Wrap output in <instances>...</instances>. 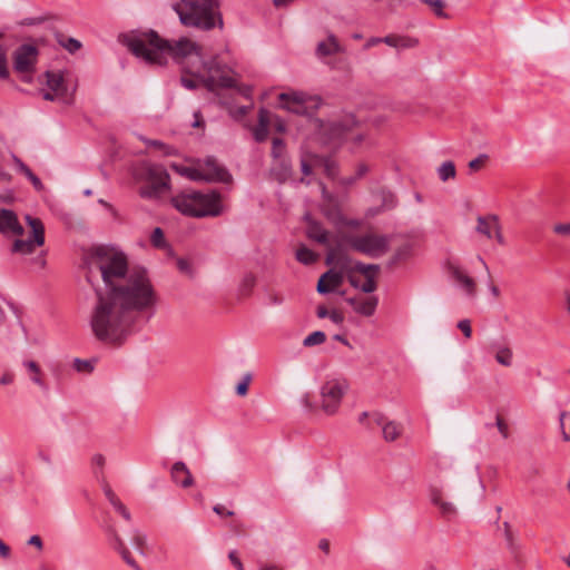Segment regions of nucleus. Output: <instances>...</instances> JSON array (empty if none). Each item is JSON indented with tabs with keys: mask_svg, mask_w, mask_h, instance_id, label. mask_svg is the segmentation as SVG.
Listing matches in <instances>:
<instances>
[{
	"mask_svg": "<svg viewBox=\"0 0 570 570\" xmlns=\"http://www.w3.org/2000/svg\"><path fill=\"white\" fill-rule=\"evenodd\" d=\"M47 85L53 92H59L62 88V77L58 73L47 72Z\"/></svg>",
	"mask_w": 570,
	"mask_h": 570,
	"instance_id": "obj_38",
	"label": "nucleus"
},
{
	"mask_svg": "<svg viewBox=\"0 0 570 570\" xmlns=\"http://www.w3.org/2000/svg\"><path fill=\"white\" fill-rule=\"evenodd\" d=\"M262 125H265L267 128L269 125L267 114L264 109H261L259 114H258V125L257 126H262Z\"/></svg>",
	"mask_w": 570,
	"mask_h": 570,
	"instance_id": "obj_62",
	"label": "nucleus"
},
{
	"mask_svg": "<svg viewBox=\"0 0 570 570\" xmlns=\"http://www.w3.org/2000/svg\"><path fill=\"white\" fill-rule=\"evenodd\" d=\"M124 45L137 58L147 63L163 66L170 57L180 65L181 70L191 77L183 76L180 82L186 89L193 90L204 83L209 91L218 87H232L234 80L230 70L216 59L204 60L200 48L187 37L176 40L163 39L157 32L135 31L122 37Z\"/></svg>",
	"mask_w": 570,
	"mask_h": 570,
	"instance_id": "obj_2",
	"label": "nucleus"
},
{
	"mask_svg": "<svg viewBox=\"0 0 570 570\" xmlns=\"http://www.w3.org/2000/svg\"><path fill=\"white\" fill-rule=\"evenodd\" d=\"M8 77L7 50L6 48L0 47V79H7Z\"/></svg>",
	"mask_w": 570,
	"mask_h": 570,
	"instance_id": "obj_45",
	"label": "nucleus"
},
{
	"mask_svg": "<svg viewBox=\"0 0 570 570\" xmlns=\"http://www.w3.org/2000/svg\"><path fill=\"white\" fill-rule=\"evenodd\" d=\"M431 502L439 508L441 514L446 519H452L456 514V508L452 502L445 501L442 493L433 489L430 494Z\"/></svg>",
	"mask_w": 570,
	"mask_h": 570,
	"instance_id": "obj_22",
	"label": "nucleus"
},
{
	"mask_svg": "<svg viewBox=\"0 0 570 570\" xmlns=\"http://www.w3.org/2000/svg\"><path fill=\"white\" fill-rule=\"evenodd\" d=\"M177 268L187 275H191L193 268L188 259L185 258H178L177 259Z\"/></svg>",
	"mask_w": 570,
	"mask_h": 570,
	"instance_id": "obj_50",
	"label": "nucleus"
},
{
	"mask_svg": "<svg viewBox=\"0 0 570 570\" xmlns=\"http://www.w3.org/2000/svg\"><path fill=\"white\" fill-rule=\"evenodd\" d=\"M436 173L441 181H448L456 175L455 165L452 160H446L438 167Z\"/></svg>",
	"mask_w": 570,
	"mask_h": 570,
	"instance_id": "obj_28",
	"label": "nucleus"
},
{
	"mask_svg": "<svg viewBox=\"0 0 570 570\" xmlns=\"http://www.w3.org/2000/svg\"><path fill=\"white\" fill-rule=\"evenodd\" d=\"M203 180L207 181H219L229 183L232 175L229 171L220 165L215 157H206L203 161H199Z\"/></svg>",
	"mask_w": 570,
	"mask_h": 570,
	"instance_id": "obj_13",
	"label": "nucleus"
},
{
	"mask_svg": "<svg viewBox=\"0 0 570 570\" xmlns=\"http://www.w3.org/2000/svg\"><path fill=\"white\" fill-rule=\"evenodd\" d=\"M347 302L354 311L364 316H371L374 314L377 306V298L375 296L362 297V298H348Z\"/></svg>",
	"mask_w": 570,
	"mask_h": 570,
	"instance_id": "obj_20",
	"label": "nucleus"
},
{
	"mask_svg": "<svg viewBox=\"0 0 570 570\" xmlns=\"http://www.w3.org/2000/svg\"><path fill=\"white\" fill-rule=\"evenodd\" d=\"M101 487H102V491H104V494L106 497L107 500H109L110 498H112L114 495H116V493L112 491V489L110 488L109 484H107L105 482V480L102 479L101 481Z\"/></svg>",
	"mask_w": 570,
	"mask_h": 570,
	"instance_id": "obj_60",
	"label": "nucleus"
},
{
	"mask_svg": "<svg viewBox=\"0 0 570 570\" xmlns=\"http://www.w3.org/2000/svg\"><path fill=\"white\" fill-rule=\"evenodd\" d=\"M213 511L220 515V517H232L234 514L233 511L230 510H227L224 505L222 504H216L214 508H213Z\"/></svg>",
	"mask_w": 570,
	"mask_h": 570,
	"instance_id": "obj_55",
	"label": "nucleus"
},
{
	"mask_svg": "<svg viewBox=\"0 0 570 570\" xmlns=\"http://www.w3.org/2000/svg\"><path fill=\"white\" fill-rule=\"evenodd\" d=\"M250 381H252V374L250 373L244 374L240 382L236 385V394L239 396L246 395L248 392V385H249Z\"/></svg>",
	"mask_w": 570,
	"mask_h": 570,
	"instance_id": "obj_41",
	"label": "nucleus"
},
{
	"mask_svg": "<svg viewBox=\"0 0 570 570\" xmlns=\"http://www.w3.org/2000/svg\"><path fill=\"white\" fill-rule=\"evenodd\" d=\"M17 173L23 175L37 191L43 190L45 186L40 178L14 154H11Z\"/></svg>",
	"mask_w": 570,
	"mask_h": 570,
	"instance_id": "obj_21",
	"label": "nucleus"
},
{
	"mask_svg": "<svg viewBox=\"0 0 570 570\" xmlns=\"http://www.w3.org/2000/svg\"><path fill=\"white\" fill-rule=\"evenodd\" d=\"M254 138L257 142L264 141L268 136V128L265 125L256 126L253 131Z\"/></svg>",
	"mask_w": 570,
	"mask_h": 570,
	"instance_id": "obj_47",
	"label": "nucleus"
},
{
	"mask_svg": "<svg viewBox=\"0 0 570 570\" xmlns=\"http://www.w3.org/2000/svg\"><path fill=\"white\" fill-rule=\"evenodd\" d=\"M105 531L107 532L108 534V538H109V541H110V544L112 546V548L118 551L121 556V558L124 559V561L131 568H134L135 570H140L139 566L137 564V562L135 561V559L131 557L129 550L127 549L124 540L119 537L118 532L116 531L115 527L114 525H106L105 527Z\"/></svg>",
	"mask_w": 570,
	"mask_h": 570,
	"instance_id": "obj_14",
	"label": "nucleus"
},
{
	"mask_svg": "<svg viewBox=\"0 0 570 570\" xmlns=\"http://www.w3.org/2000/svg\"><path fill=\"white\" fill-rule=\"evenodd\" d=\"M173 481L181 488H189L194 483V479L187 465L183 461H177L170 470Z\"/></svg>",
	"mask_w": 570,
	"mask_h": 570,
	"instance_id": "obj_16",
	"label": "nucleus"
},
{
	"mask_svg": "<svg viewBox=\"0 0 570 570\" xmlns=\"http://www.w3.org/2000/svg\"><path fill=\"white\" fill-rule=\"evenodd\" d=\"M347 390L344 380H328L321 387L322 407L325 413L335 414L341 404L342 397Z\"/></svg>",
	"mask_w": 570,
	"mask_h": 570,
	"instance_id": "obj_9",
	"label": "nucleus"
},
{
	"mask_svg": "<svg viewBox=\"0 0 570 570\" xmlns=\"http://www.w3.org/2000/svg\"><path fill=\"white\" fill-rule=\"evenodd\" d=\"M301 404L302 406H304L305 409L312 411L314 409V405L312 404L311 402V399H309V394L306 393L304 394L302 397H301Z\"/></svg>",
	"mask_w": 570,
	"mask_h": 570,
	"instance_id": "obj_63",
	"label": "nucleus"
},
{
	"mask_svg": "<svg viewBox=\"0 0 570 570\" xmlns=\"http://www.w3.org/2000/svg\"><path fill=\"white\" fill-rule=\"evenodd\" d=\"M420 2L429 6L438 18H448V13L444 11V0H420Z\"/></svg>",
	"mask_w": 570,
	"mask_h": 570,
	"instance_id": "obj_32",
	"label": "nucleus"
},
{
	"mask_svg": "<svg viewBox=\"0 0 570 570\" xmlns=\"http://www.w3.org/2000/svg\"><path fill=\"white\" fill-rule=\"evenodd\" d=\"M307 228L306 235L309 239L317 242L322 245H327L330 243V233L316 220L309 219L306 216Z\"/></svg>",
	"mask_w": 570,
	"mask_h": 570,
	"instance_id": "obj_19",
	"label": "nucleus"
},
{
	"mask_svg": "<svg viewBox=\"0 0 570 570\" xmlns=\"http://www.w3.org/2000/svg\"><path fill=\"white\" fill-rule=\"evenodd\" d=\"M503 527H504V538H505L507 547L513 554H515L520 549V544L514 539V535L510 530V524L508 522H504Z\"/></svg>",
	"mask_w": 570,
	"mask_h": 570,
	"instance_id": "obj_36",
	"label": "nucleus"
},
{
	"mask_svg": "<svg viewBox=\"0 0 570 570\" xmlns=\"http://www.w3.org/2000/svg\"><path fill=\"white\" fill-rule=\"evenodd\" d=\"M403 426L395 421H387L382 429L383 438L387 442L395 441L402 433Z\"/></svg>",
	"mask_w": 570,
	"mask_h": 570,
	"instance_id": "obj_26",
	"label": "nucleus"
},
{
	"mask_svg": "<svg viewBox=\"0 0 570 570\" xmlns=\"http://www.w3.org/2000/svg\"><path fill=\"white\" fill-rule=\"evenodd\" d=\"M348 248L371 258H380L390 249L391 237L383 234L366 232L348 234L344 237Z\"/></svg>",
	"mask_w": 570,
	"mask_h": 570,
	"instance_id": "obj_5",
	"label": "nucleus"
},
{
	"mask_svg": "<svg viewBox=\"0 0 570 570\" xmlns=\"http://www.w3.org/2000/svg\"><path fill=\"white\" fill-rule=\"evenodd\" d=\"M141 173L146 178V183L139 189L142 198L156 199L169 189V175L161 166L144 164Z\"/></svg>",
	"mask_w": 570,
	"mask_h": 570,
	"instance_id": "obj_7",
	"label": "nucleus"
},
{
	"mask_svg": "<svg viewBox=\"0 0 570 570\" xmlns=\"http://www.w3.org/2000/svg\"><path fill=\"white\" fill-rule=\"evenodd\" d=\"M28 544L36 547L39 551H41L43 549L42 539L39 535H37V534L31 535L29 538Z\"/></svg>",
	"mask_w": 570,
	"mask_h": 570,
	"instance_id": "obj_56",
	"label": "nucleus"
},
{
	"mask_svg": "<svg viewBox=\"0 0 570 570\" xmlns=\"http://www.w3.org/2000/svg\"><path fill=\"white\" fill-rule=\"evenodd\" d=\"M295 257L299 263L304 265H311L317 259V255L305 245H301L296 249Z\"/></svg>",
	"mask_w": 570,
	"mask_h": 570,
	"instance_id": "obj_30",
	"label": "nucleus"
},
{
	"mask_svg": "<svg viewBox=\"0 0 570 570\" xmlns=\"http://www.w3.org/2000/svg\"><path fill=\"white\" fill-rule=\"evenodd\" d=\"M255 284V277L253 275H246L242 283V291L244 294H248Z\"/></svg>",
	"mask_w": 570,
	"mask_h": 570,
	"instance_id": "obj_51",
	"label": "nucleus"
},
{
	"mask_svg": "<svg viewBox=\"0 0 570 570\" xmlns=\"http://www.w3.org/2000/svg\"><path fill=\"white\" fill-rule=\"evenodd\" d=\"M0 233L17 236L23 234V227L18 222V217L14 212L6 208L0 209Z\"/></svg>",
	"mask_w": 570,
	"mask_h": 570,
	"instance_id": "obj_15",
	"label": "nucleus"
},
{
	"mask_svg": "<svg viewBox=\"0 0 570 570\" xmlns=\"http://www.w3.org/2000/svg\"><path fill=\"white\" fill-rule=\"evenodd\" d=\"M95 363H96L95 358L81 360V358L73 357V371L79 372V373H85V374L91 373L94 371Z\"/></svg>",
	"mask_w": 570,
	"mask_h": 570,
	"instance_id": "obj_31",
	"label": "nucleus"
},
{
	"mask_svg": "<svg viewBox=\"0 0 570 570\" xmlns=\"http://www.w3.org/2000/svg\"><path fill=\"white\" fill-rule=\"evenodd\" d=\"M82 263L89 282L99 276L104 283L96 289L92 332L102 342L121 344L138 322H148L156 313L157 295L147 271L130 269L126 253L112 245L83 250Z\"/></svg>",
	"mask_w": 570,
	"mask_h": 570,
	"instance_id": "obj_1",
	"label": "nucleus"
},
{
	"mask_svg": "<svg viewBox=\"0 0 570 570\" xmlns=\"http://www.w3.org/2000/svg\"><path fill=\"white\" fill-rule=\"evenodd\" d=\"M354 268L356 272L364 275L365 278H367V277L375 278L376 273L380 271V266L376 264H365V263H361V262L356 263Z\"/></svg>",
	"mask_w": 570,
	"mask_h": 570,
	"instance_id": "obj_33",
	"label": "nucleus"
},
{
	"mask_svg": "<svg viewBox=\"0 0 570 570\" xmlns=\"http://www.w3.org/2000/svg\"><path fill=\"white\" fill-rule=\"evenodd\" d=\"M445 269L451 279L465 293L466 296L475 297L476 284L474 279L469 276L456 262L448 259L445 263Z\"/></svg>",
	"mask_w": 570,
	"mask_h": 570,
	"instance_id": "obj_12",
	"label": "nucleus"
},
{
	"mask_svg": "<svg viewBox=\"0 0 570 570\" xmlns=\"http://www.w3.org/2000/svg\"><path fill=\"white\" fill-rule=\"evenodd\" d=\"M104 464H105V458L104 455L101 454H95L91 459V466H92V471L96 475L97 479L100 478V474L102 472V468H104Z\"/></svg>",
	"mask_w": 570,
	"mask_h": 570,
	"instance_id": "obj_42",
	"label": "nucleus"
},
{
	"mask_svg": "<svg viewBox=\"0 0 570 570\" xmlns=\"http://www.w3.org/2000/svg\"><path fill=\"white\" fill-rule=\"evenodd\" d=\"M14 381V375L11 372H4L0 375V385H10Z\"/></svg>",
	"mask_w": 570,
	"mask_h": 570,
	"instance_id": "obj_57",
	"label": "nucleus"
},
{
	"mask_svg": "<svg viewBox=\"0 0 570 570\" xmlns=\"http://www.w3.org/2000/svg\"><path fill=\"white\" fill-rule=\"evenodd\" d=\"M271 154H272L273 160L281 158V157H286V147H285V142L282 138H278V137L273 138Z\"/></svg>",
	"mask_w": 570,
	"mask_h": 570,
	"instance_id": "obj_37",
	"label": "nucleus"
},
{
	"mask_svg": "<svg viewBox=\"0 0 570 570\" xmlns=\"http://www.w3.org/2000/svg\"><path fill=\"white\" fill-rule=\"evenodd\" d=\"M458 328L464 334L466 338H470L472 335V327L469 320H461L458 322Z\"/></svg>",
	"mask_w": 570,
	"mask_h": 570,
	"instance_id": "obj_48",
	"label": "nucleus"
},
{
	"mask_svg": "<svg viewBox=\"0 0 570 570\" xmlns=\"http://www.w3.org/2000/svg\"><path fill=\"white\" fill-rule=\"evenodd\" d=\"M476 232L491 239L493 237L494 229H498L499 219L495 215L479 216L478 217Z\"/></svg>",
	"mask_w": 570,
	"mask_h": 570,
	"instance_id": "obj_23",
	"label": "nucleus"
},
{
	"mask_svg": "<svg viewBox=\"0 0 570 570\" xmlns=\"http://www.w3.org/2000/svg\"><path fill=\"white\" fill-rule=\"evenodd\" d=\"M382 42L396 49L412 48L416 45V40L396 35L382 37Z\"/></svg>",
	"mask_w": 570,
	"mask_h": 570,
	"instance_id": "obj_25",
	"label": "nucleus"
},
{
	"mask_svg": "<svg viewBox=\"0 0 570 570\" xmlns=\"http://www.w3.org/2000/svg\"><path fill=\"white\" fill-rule=\"evenodd\" d=\"M478 261L483 265L485 272H487V276H488V279H489V283H488V287H489V291L491 292V294L493 296H499L500 294V291L499 288L492 284L491 282V274H490V269H489V266L487 265V263L484 262V259L481 257V256H478Z\"/></svg>",
	"mask_w": 570,
	"mask_h": 570,
	"instance_id": "obj_46",
	"label": "nucleus"
},
{
	"mask_svg": "<svg viewBox=\"0 0 570 570\" xmlns=\"http://www.w3.org/2000/svg\"><path fill=\"white\" fill-rule=\"evenodd\" d=\"M553 232L558 235L570 237V222L556 224L553 226Z\"/></svg>",
	"mask_w": 570,
	"mask_h": 570,
	"instance_id": "obj_49",
	"label": "nucleus"
},
{
	"mask_svg": "<svg viewBox=\"0 0 570 570\" xmlns=\"http://www.w3.org/2000/svg\"><path fill=\"white\" fill-rule=\"evenodd\" d=\"M170 202L183 215L191 217H216L223 212L220 195L214 190L202 193L186 189L173 196Z\"/></svg>",
	"mask_w": 570,
	"mask_h": 570,
	"instance_id": "obj_4",
	"label": "nucleus"
},
{
	"mask_svg": "<svg viewBox=\"0 0 570 570\" xmlns=\"http://www.w3.org/2000/svg\"><path fill=\"white\" fill-rule=\"evenodd\" d=\"M328 318L335 323V324H341L344 320V316L342 313H340L338 311H331L330 314H328Z\"/></svg>",
	"mask_w": 570,
	"mask_h": 570,
	"instance_id": "obj_58",
	"label": "nucleus"
},
{
	"mask_svg": "<svg viewBox=\"0 0 570 570\" xmlns=\"http://www.w3.org/2000/svg\"><path fill=\"white\" fill-rule=\"evenodd\" d=\"M379 43H383L382 42V37H372L364 45V50H368L370 48H372V47H374V46H376Z\"/></svg>",
	"mask_w": 570,
	"mask_h": 570,
	"instance_id": "obj_61",
	"label": "nucleus"
},
{
	"mask_svg": "<svg viewBox=\"0 0 570 570\" xmlns=\"http://www.w3.org/2000/svg\"><path fill=\"white\" fill-rule=\"evenodd\" d=\"M232 563L238 569V570H244V567H243V563L240 562V560L236 557V553L234 551L229 552L228 554Z\"/></svg>",
	"mask_w": 570,
	"mask_h": 570,
	"instance_id": "obj_64",
	"label": "nucleus"
},
{
	"mask_svg": "<svg viewBox=\"0 0 570 570\" xmlns=\"http://www.w3.org/2000/svg\"><path fill=\"white\" fill-rule=\"evenodd\" d=\"M281 108L299 115L312 117L322 106V98L305 91L289 90L278 95Z\"/></svg>",
	"mask_w": 570,
	"mask_h": 570,
	"instance_id": "obj_6",
	"label": "nucleus"
},
{
	"mask_svg": "<svg viewBox=\"0 0 570 570\" xmlns=\"http://www.w3.org/2000/svg\"><path fill=\"white\" fill-rule=\"evenodd\" d=\"M23 366L30 373V380L40 387H45L43 380L41 379L40 366L35 361H23Z\"/></svg>",
	"mask_w": 570,
	"mask_h": 570,
	"instance_id": "obj_29",
	"label": "nucleus"
},
{
	"mask_svg": "<svg viewBox=\"0 0 570 570\" xmlns=\"http://www.w3.org/2000/svg\"><path fill=\"white\" fill-rule=\"evenodd\" d=\"M356 125V120L352 115L344 116L341 119L331 120L320 124V134L323 136L325 144L340 145L343 140L350 138L361 141L362 135H352V129Z\"/></svg>",
	"mask_w": 570,
	"mask_h": 570,
	"instance_id": "obj_8",
	"label": "nucleus"
},
{
	"mask_svg": "<svg viewBox=\"0 0 570 570\" xmlns=\"http://www.w3.org/2000/svg\"><path fill=\"white\" fill-rule=\"evenodd\" d=\"M371 419L377 426H381L382 429L384 426V423L389 421L381 412H372Z\"/></svg>",
	"mask_w": 570,
	"mask_h": 570,
	"instance_id": "obj_54",
	"label": "nucleus"
},
{
	"mask_svg": "<svg viewBox=\"0 0 570 570\" xmlns=\"http://www.w3.org/2000/svg\"><path fill=\"white\" fill-rule=\"evenodd\" d=\"M342 283V276L340 273L334 271H327L324 273L317 282V292L320 294H328L338 287Z\"/></svg>",
	"mask_w": 570,
	"mask_h": 570,
	"instance_id": "obj_18",
	"label": "nucleus"
},
{
	"mask_svg": "<svg viewBox=\"0 0 570 570\" xmlns=\"http://www.w3.org/2000/svg\"><path fill=\"white\" fill-rule=\"evenodd\" d=\"M411 256H412V246L410 244H404L395 250V253L389 261V265L395 266L402 262H406Z\"/></svg>",
	"mask_w": 570,
	"mask_h": 570,
	"instance_id": "obj_27",
	"label": "nucleus"
},
{
	"mask_svg": "<svg viewBox=\"0 0 570 570\" xmlns=\"http://www.w3.org/2000/svg\"><path fill=\"white\" fill-rule=\"evenodd\" d=\"M292 163L286 157L273 160L271 173L278 183H285L292 177Z\"/></svg>",
	"mask_w": 570,
	"mask_h": 570,
	"instance_id": "obj_17",
	"label": "nucleus"
},
{
	"mask_svg": "<svg viewBox=\"0 0 570 570\" xmlns=\"http://www.w3.org/2000/svg\"><path fill=\"white\" fill-rule=\"evenodd\" d=\"M183 176L191 179V180H203L202 169L200 165L198 164L197 167H181L178 170Z\"/></svg>",
	"mask_w": 570,
	"mask_h": 570,
	"instance_id": "obj_39",
	"label": "nucleus"
},
{
	"mask_svg": "<svg viewBox=\"0 0 570 570\" xmlns=\"http://www.w3.org/2000/svg\"><path fill=\"white\" fill-rule=\"evenodd\" d=\"M183 26L202 31L223 29L218 0H178L171 4Z\"/></svg>",
	"mask_w": 570,
	"mask_h": 570,
	"instance_id": "obj_3",
	"label": "nucleus"
},
{
	"mask_svg": "<svg viewBox=\"0 0 570 570\" xmlns=\"http://www.w3.org/2000/svg\"><path fill=\"white\" fill-rule=\"evenodd\" d=\"M26 222L31 228L32 237L28 239H16L12 245V252L30 254L36 246H42L45 243V227L39 218L26 215Z\"/></svg>",
	"mask_w": 570,
	"mask_h": 570,
	"instance_id": "obj_10",
	"label": "nucleus"
},
{
	"mask_svg": "<svg viewBox=\"0 0 570 570\" xmlns=\"http://www.w3.org/2000/svg\"><path fill=\"white\" fill-rule=\"evenodd\" d=\"M342 52V48L334 35H330L326 40L318 42L316 55L320 58L328 57Z\"/></svg>",
	"mask_w": 570,
	"mask_h": 570,
	"instance_id": "obj_24",
	"label": "nucleus"
},
{
	"mask_svg": "<svg viewBox=\"0 0 570 570\" xmlns=\"http://www.w3.org/2000/svg\"><path fill=\"white\" fill-rule=\"evenodd\" d=\"M150 242L156 248H165L167 243L165 240L164 232L160 227H156L150 236Z\"/></svg>",
	"mask_w": 570,
	"mask_h": 570,
	"instance_id": "obj_40",
	"label": "nucleus"
},
{
	"mask_svg": "<svg viewBox=\"0 0 570 570\" xmlns=\"http://www.w3.org/2000/svg\"><path fill=\"white\" fill-rule=\"evenodd\" d=\"M376 289V283L374 277H367L361 286V291L364 293H373Z\"/></svg>",
	"mask_w": 570,
	"mask_h": 570,
	"instance_id": "obj_52",
	"label": "nucleus"
},
{
	"mask_svg": "<svg viewBox=\"0 0 570 570\" xmlns=\"http://www.w3.org/2000/svg\"><path fill=\"white\" fill-rule=\"evenodd\" d=\"M234 80V86L232 87H224L225 89H235L239 95H242L246 99H252V87L247 85H238L237 81L232 77Z\"/></svg>",
	"mask_w": 570,
	"mask_h": 570,
	"instance_id": "obj_44",
	"label": "nucleus"
},
{
	"mask_svg": "<svg viewBox=\"0 0 570 570\" xmlns=\"http://www.w3.org/2000/svg\"><path fill=\"white\" fill-rule=\"evenodd\" d=\"M131 543L137 550H139L142 553L144 547L146 544V535L138 530H134Z\"/></svg>",
	"mask_w": 570,
	"mask_h": 570,
	"instance_id": "obj_43",
	"label": "nucleus"
},
{
	"mask_svg": "<svg viewBox=\"0 0 570 570\" xmlns=\"http://www.w3.org/2000/svg\"><path fill=\"white\" fill-rule=\"evenodd\" d=\"M126 521L131 520V514L129 510L126 508V505L122 502H119L118 504H115L112 507Z\"/></svg>",
	"mask_w": 570,
	"mask_h": 570,
	"instance_id": "obj_53",
	"label": "nucleus"
},
{
	"mask_svg": "<svg viewBox=\"0 0 570 570\" xmlns=\"http://www.w3.org/2000/svg\"><path fill=\"white\" fill-rule=\"evenodd\" d=\"M38 48L33 45H21L13 52V69L18 73L27 75L35 70L38 59Z\"/></svg>",
	"mask_w": 570,
	"mask_h": 570,
	"instance_id": "obj_11",
	"label": "nucleus"
},
{
	"mask_svg": "<svg viewBox=\"0 0 570 570\" xmlns=\"http://www.w3.org/2000/svg\"><path fill=\"white\" fill-rule=\"evenodd\" d=\"M19 325L21 326V328L24 333L26 341L28 343H30V344H41L42 343V340L40 337H31L21 323H19Z\"/></svg>",
	"mask_w": 570,
	"mask_h": 570,
	"instance_id": "obj_59",
	"label": "nucleus"
},
{
	"mask_svg": "<svg viewBox=\"0 0 570 570\" xmlns=\"http://www.w3.org/2000/svg\"><path fill=\"white\" fill-rule=\"evenodd\" d=\"M495 361L503 366H510L512 364V351L507 346L499 347L495 353Z\"/></svg>",
	"mask_w": 570,
	"mask_h": 570,
	"instance_id": "obj_34",
	"label": "nucleus"
},
{
	"mask_svg": "<svg viewBox=\"0 0 570 570\" xmlns=\"http://www.w3.org/2000/svg\"><path fill=\"white\" fill-rule=\"evenodd\" d=\"M325 341H326L325 333L322 331H315V332L308 334L304 338L303 345L306 347H311V346L323 344Z\"/></svg>",
	"mask_w": 570,
	"mask_h": 570,
	"instance_id": "obj_35",
	"label": "nucleus"
}]
</instances>
